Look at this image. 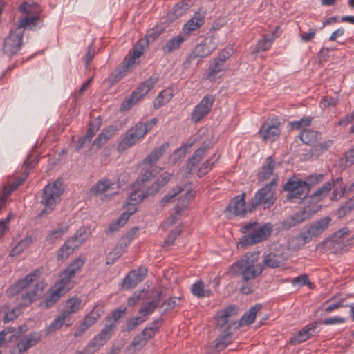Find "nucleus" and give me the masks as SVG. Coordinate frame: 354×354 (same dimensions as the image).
Instances as JSON below:
<instances>
[{"mask_svg": "<svg viewBox=\"0 0 354 354\" xmlns=\"http://www.w3.org/2000/svg\"><path fill=\"white\" fill-rule=\"evenodd\" d=\"M259 252H247L239 261L231 266L232 272L234 274L239 272L244 283L240 287V292L248 295L252 292V288L248 283L259 276L263 268L259 263Z\"/></svg>", "mask_w": 354, "mask_h": 354, "instance_id": "obj_1", "label": "nucleus"}, {"mask_svg": "<svg viewBox=\"0 0 354 354\" xmlns=\"http://www.w3.org/2000/svg\"><path fill=\"white\" fill-rule=\"evenodd\" d=\"M272 225L268 223L260 225L257 222L247 223L241 228L242 233L245 234L239 242L241 247L254 245L266 240L271 234Z\"/></svg>", "mask_w": 354, "mask_h": 354, "instance_id": "obj_2", "label": "nucleus"}, {"mask_svg": "<svg viewBox=\"0 0 354 354\" xmlns=\"http://www.w3.org/2000/svg\"><path fill=\"white\" fill-rule=\"evenodd\" d=\"M63 192L62 183L59 180L48 183L44 187L41 200V203L44 208L39 213V217L49 214L55 209L56 205L61 201Z\"/></svg>", "mask_w": 354, "mask_h": 354, "instance_id": "obj_3", "label": "nucleus"}, {"mask_svg": "<svg viewBox=\"0 0 354 354\" xmlns=\"http://www.w3.org/2000/svg\"><path fill=\"white\" fill-rule=\"evenodd\" d=\"M277 186V179L274 178L271 182L258 190L254 196L248 203V210L252 212L260 205H263L264 209L270 208L275 202V192Z\"/></svg>", "mask_w": 354, "mask_h": 354, "instance_id": "obj_4", "label": "nucleus"}, {"mask_svg": "<svg viewBox=\"0 0 354 354\" xmlns=\"http://www.w3.org/2000/svg\"><path fill=\"white\" fill-rule=\"evenodd\" d=\"M217 48V44L215 39L209 37H206L203 41L197 44L186 59L183 63V67L185 69L189 68L193 62H196V65H198L201 59L209 55Z\"/></svg>", "mask_w": 354, "mask_h": 354, "instance_id": "obj_5", "label": "nucleus"}, {"mask_svg": "<svg viewBox=\"0 0 354 354\" xmlns=\"http://www.w3.org/2000/svg\"><path fill=\"white\" fill-rule=\"evenodd\" d=\"M120 189L118 181L113 182L110 179L104 178L98 180L90 189L91 196H98L101 200L106 201L111 199L113 196L118 194Z\"/></svg>", "mask_w": 354, "mask_h": 354, "instance_id": "obj_6", "label": "nucleus"}, {"mask_svg": "<svg viewBox=\"0 0 354 354\" xmlns=\"http://www.w3.org/2000/svg\"><path fill=\"white\" fill-rule=\"evenodd\" d=\"M320 208V205L306 206L302 209L295 212L294 214L283 221L281 223L280 227L283 230H288L310 219Z\"/></svg>", "mask_w": 354, "mask_h": 354, "instance_id": "obj_7", "label": "nucleus"}, {"mask_svg": "<svg viewBox=\"0 0 354 354\" xmlns=\"http://www.w3.org/2000/svg\"><path fill=\"white\" fill-rule=\"evenodd\" d=\"M283 189L288 192L286 199L290 201L293 198H305L310 191V187L306 182L291 178L284 185Z\"/></svg>", "mask_w": 354, "mask_h": 354, "instance_id": "obj_8", "label": "nucleus"}, {"mask_svg": "<svg viewBox=\"0 0 354 354\" xmlns=\"http://www.w3.org/2000/svg\"><path fill=\"white\" fill-rule=\"evenodd\" d=\"M163 31L164 28L162 26H156L149 30L146 34L145 38L140 39L133 47L132 57L130 58L129 62L132 63L136 59L139 58L143 53L145 48L147 47L149 43L153 42Z\"/></svg>", "mask_w": 354, "mask_h": 354, "instance_id": "obj_9", "label": "nucleus"}, {"mask_svg": "<svg viewBox=\"0 0 354 354\" xmlns=\"http://www.w3.org/2000/svg\"><path fill=\"white\" fill-rule=\"evenodd\" d=\"M23 36L19 29H11L9 35L4 39L3 53L9 57L17 54L22 46Z\"/></svg>", "mask_w": 354, "mask_h": 354, "instance_id": "obj_10", "label": "nucleus"}, {"mask_svg": "<svg viewBox=\"0 0 354 354\" xmlns=\"http://www.w3.org/2000/svg\"><path fill=\"white\" fill-rule=\"evenodd\" d=\"M214 101L215 97L212 95L203 97L199 104L192 111L191 120L195 123L200 122L209 113Z\"/></svg>", "mask_w": 354, "mask_h": 354, "instance_id": "obj_11", "label": "nucleus"}, {"mask_svg": "<svg viewBox=\"0 0 354 354\" xmlns=\"http://www.w3.org/2000/svg\"><path fill=\"white\" fill-rule=\"evenodd\" d=\"M279 122L277 120H267L261 127L259 134L265 142H273L280 135Z\"/></svg>", "mask_w": 354, "mask_h": 354, "instance_id": "obj_12", "label": "nucleus"}, {"mask_svg": "<svg viewBox=\"0 0 354 354\" xmlns=\"http://www.w3.org/2000/svg\"><path fill=\"white\" fill-rule=\"evenodd\" d=\"M111 326L107 328H103L101 332L95 336L84 348V351L87 354H93L97 351L106 342L111 338V334L110 329Z\"/></svg>", "mask_w": 354, "mask_h": 354, "instance_id": "obj_13", "label": "nucleus"}, {"mask_svg": "<svg viewBox=\"0 0 354 354\" xmlns=\"http://www.w3.org/2000/svg\"><path fill=\"white\" fill-rule=\"evenodd\" d=\"M147 272V268L143 267H140L138 269L132 270L122 280L121 283L122 288L129 290L136 287L144 280Z\"/></svg>", "mask_w": 354, "mask_h": 354, "instance_id": "obj_14", "label": "nucleus"}, {"mask_svg": "<svg viewBox=\"0 0 354 354\" xmlns=\"http://www.w3.org/2000/svg\"><path fill=\"white\" fill-rule=\"evenodd\" d=\"M288 257L280 250H274L264 256L263 259V268H277L283 266Z\"/></svg>", "mask_w": 354, "mask_h": 354, "instance_id": "obj_15", "label": "nucleus"}, {"mask_svg": "<svg viewBox=\"0 0 354 354\" xmlns=\"http://www.w3.org/2000/svg\"><path fill=\"white\" fill-rule=\"evenodd\" d=\"M245 194L243 193L232 199L226 208V212L234 216H241L250 212L248 209V205L246 206L245 204Z\"/></svg>", "mask_w": 354, "mask_h": 354, "instance_id": "obj_16", "label": "nucleus"}, {"mask_svg": "<svg viewBox=\"0 0 354 354\" xmlns=\"http://www.w3.org/2000/svg\"><path fill=\"white\" fill-rule=\"evenodd\" d=\"M210 148V145L204 142L203 145L194 152L192 156L187 160L185 168L187 174H191L192 173V171L198 166V163L203 158L206 151Z\"/></svg>", "mask_w": 354, "mask_h": 354, "instance_id": "obj_17", "label": "nucleus"}, {"mask_svg": "<svg viewBox=\"0 0 354 354\" xmlns=\"http://www.w3.org/2000/svg\"><path fill=\"white\" fill-rule=\"evenodd\" d=\"M27 326L23 324L16 327H6L0 332V344H3L8 339V342H12L20 337L24 333L27 331Z\"/></svg>", "mask_w": 354, "mask_h": 354, "instance_id": "obj_18", "label": "nucleus"}, {"mask_svg": "<svg viewBox=\"0 0 354 354\" xmlns=\"http://www.w3.org/2000/svg\"><path fill=\"white\" fill-rule=\"evenodd\" d=\"M205 15L206 11L199 9L194 13V17L183 26V32L189 35L192 31L201 28L205 23Z\"/></svg>", "mask_w": 354, "mask_h": 354, "instance_id": "obj_19", "label": "nucleus"}, {"mask_svg": "<svg viewBox=\"0 0 354 354\" xmlns=\"http://www.w3.org/2000/svg\"><path fill=\"white\" fill-rule=\"evenodd\" d=\"M239 308L235 306H229L221 312V315H218L217 326L226 329V327H232L235 322L231 320V317L236 315Z\"/></svg>", "mask_w": 354, "mask_h": 354, "instance_id": "obj_20", "label": "nucleus"}, {"mask_svg": "<svg viewBox=\"0 0 354 354\" xmlns=\"http://www.w3.org/2000/svg\"><path fill=\"white\" fill-rule=\"evenodd\" d=\"M331 218L326 216L310 224L306 232L310 241L313 237H317L321 235L328 227Z\"/></svg>", "mask_w": 354, "mask_h": 354, "instance_id": "obj_21", "label": "nucleus"}, {"mask_svg": "<svg viewBox=\"0 0 354 354\" xmlns=\"http://www.w3.org/2000/svg\"><path fill=\"white\" fill-rule=\"evenodd\" d=\"M150 89L144 83L141 84L136 91H133L130 97L121 104L122 110H128L133 105L136 104L143 96L147 95Z\"/></svg>", "mask_w": 354, "mask_h": 354, "instance_id": "obj_22", "label": "nucleus"}, {"mask_svg": "<svg viewBox=\"0 0 354 354\" xmlns=\"http://www.w3.org/2000/svg\"><path fill=\"white\" fill-rule=\"evenodd\" d=\"M342 180V178L338 177L336 179L332 178L330 180L324 183L321 187L312 194L310 196L311 198L316 202L321 201L328 196L335 187V183H341Z\"/></svg>", "mask_w": 354, "mask_h": 354, "instance_id": "obj_23", "label": "nucleus"}, {"mask_svg": "<svg viewBox=\"0 0 354 354\" xmlns=\"http://www.w3.org/2000/svg\"><path fill=\"white\" fill-rule=\"evenodd\" d=\"M131 57L132 53L130 52L125 57L123 62V65L120 67H118L113 72L111 73L109 77V81L111 84L113 85L119 82L125 75L129 68L135 64L136 60L132 63L129 62Z\"/></svg>", "mask_w": 354, "mask_h": 354, "instance_id": "obj_24", "label": "nucleus"}, {"mask_svg": "<svg viewBox=\"0 0 354 354\" xmlns=\"http://www.w3.org/2000/svg\"><path fill=\"white\" fill-rule=\"evenodd\" d=\"M317 322H314L304 327L302 330L297 333L295 337H291L290 342L292 344H297L305 342L311 336H313L318 332Z\"/></svg>", "mask_w": 354, "mask_h": 354, "instance_id": "obj_25", "label": "nucleus"}, {"mask_svg": "<svg viewBox=\"0 0 354 354\" xmlns=\"http://www.w3.org/2000/svg\"><path fill=\"white\" fill-rule=\"evenodd\" d=\"M220 334L215 339V348L217 351H223L229 344L232 343V333L230 327H226V329L222 327H218Z\"/></svg>", "mask_w": 354, "mask_h": 354, "instance_id": "obj_26", "label": "nucleus"}, {"mask_svg": "<svg viewBox=\"0 0 354 354\" xmlns=\"http://www.w3.org/2000/svg\"><path fill=\"white\" fill-rule=\"evenodd\" d=\"M41 272L39 270H35L22 279L19 280L12 288L11 291L13 293H19L25 288L28 287L31 283L36 281L39 277Z\"/></svg>", "mask_w": 354, "mask_h": 354, "instance_id": "obj_27", "label": "nucleus"}, {"mask_svg": "<svg viewBox=\"0 0 354 354\" xmlns=\"http://www.w3.org/2000/svg\"><path fill=\"white\" fill-rule=\"evenodd\" d=\"M158 123L156 118L147 120L145 122H138L131 128H130L133 133H135L138 138L140 140L145 137V136Z\"/></svg>", "mask_w": 354, "mask_h": 354, "instance_id": "obj_28", "label": "nucleus"}, {"mask_svg": "<svg viewBox=\"0 0 354 354\" xmlns=\"http://www.w3.org/2000/svg\"><path fill=\"white\" fill-rule=\"evenodd\" d=\"M141 171L140 174L137 180L134 183L136 186L145 187V183L151 180L157 174L156 167L149 165H142V162L140 164Z\"/></svg>", "mask_w": 354, "mask_h": 354, "instance_id": "obj_29", "label": "nucleus"}, {"mask_svg": "<svg viewBox=\"0 0 354 354\" xmlns=\"http://www.w3.org/2000/svg\"><path fill=\"white\" fill-rule=\"evenodd\" d=\"M169 147V143L165 142L161 146L155 148L143 160L142 165H149L153 167L158 160L163 156Z\"/></svg>", "mask_w": 354, "mask_h": 354, "instance_id": "obj_30", "label": "nucleus"}, {"mask_svg": "<svg viewBox=\"0 0 354 354\" xmlns=\"http://www.w3.org/2000/svg\"><path fill=\"white\" fill-rule=\"evenodd\" d=\"M126 310V308L124 306H120L117 309L113 310L106 318V322L104 328H107L109 326H111L110 333L112 335L113 330L116 328L117 322L125 314Z\"/></svg>", "mask_w": 354, "mask_h": 354, "instance_id": "obj_31", "label": "nucleus"}, {"mask_svg": "<svg viewBox=\"0 0 354 354\" xmlns=\"http://www.w3.org/2000/svg\"><path fill=\"white\" fill-rule=\"evenodd\" d=\"M140 139L131 129H129L124 134L122 140L119 142L117 147L118 151L122 152L126 149L134 145Z\"/></svg>", "mask_w": 354, "mask_h": 354, "instance_id": "obj_32", "label": "nucleus"}, {"mask_svg": "<svg viewBox=\"0 0 354 354\" xmlns=\"http://www.w3.org/2000/svg\"><path fill=\"white\" fill-rule=\"evenodd\" d=\"M276 162L272 156H268L263 165L261 171L258 174L259 181H264L268 179L272 174L275 167Z\"/></svg>", "mask_w": 354, "mask_h": 354, "instance_id": "obj_33", "label": "nucleus"}, {"mask_svg": "<svg viewBox=\"0 0 354 354\" xmlns=\"http://www.w3.org/2000/svg\"><path fill=\"white\" fill-rule=\"evenodd\" d=\"M117 132V128L111 125L104 129L98 136L95 139L93 144L97 145L98 148L106 143Z\"/></svg>", "mask_w": 354, "mask_h": 354, "instance_id": "obj_34", "label": "nucleus"}, {"mask_svg": "<svg viewBox=\"0 0 354 354\" xmlns=\"http://www.w3.org/2000/svg\"><path fill=\"white\" fill-rule=\"evenodd\" d=\"M81 303L82 300L79 298L72 297L68 299L62 313L71 321L72 315L78 311Z\"/></svg>", "mask_w": 354, "mask_h": 354, "instance_id": "obj_35", "label": "nucleus"}, {"mask_svg": "<svg viewBox=\"0 0 354 354\" xmlns=\"http://www.w3.org/2000/svg\"><path fill=\"white\" fill-rule=\"evenodd\" d=\"M148 195L149 194H147V189L146 190L145 187L136 186V184L134 183L132 185V191L129 194L127 201L138 204Z\"/></svg>", "mask_w": 354, "mask_h": 354, "instance_id": "obj_36", "label": "nucleus"}, {"mask_svg": "<svg viewBox=\"0 0 354 354\" xmlns=\"http://www.w3.org/2000/svg\"><path fill=\"white\" fill-rule=\"evenodd\" d=\"M64 324L66 325V326H71L72 325V322H70V320L66 318L62 313H61L50 324L49 326L46 328V335H48L60 329Z\"/></svg>", "mask_w": 354, "mask_h": 354, "instance_id": "obj_37", "label": "nucleus"}, {"mask_svg": "<svg viewBox=\"0 0 354 354\" xmlns=\"http://www.w3.org/2000/svg\"><path fill=\"white\" fill-rule=\"evenodd\" d=\"M171 174L165 172L162 174L158 179L147 189V194H155L159 189L164 187L170 180Z\"/></svg>", "mask_w": 354, "mask_h": 354, "instance_id": "obj_38", "label": "nucleus"}, {"mask_svg": "<svg viewBox=\"0 0 354 354\" xmlns=\"http://www.w3.org/2000/svg\"><path fill=\"white\" fill-rule=\"evenodd\" d=\"M230 57L229 53L227 52V55H223V59H221V55L215 60L214 64L209 67L207 77L210 80H214L215 76L221 71H223V64L227 58Z\"/></svg>", "mask_w": 354, "mask_h": 354, "instance_id": "obj_39", "label": "nucleus"}, {"mask_svg": "<svg viewBox=\"0 0 354 354\" xmlns=\"http://www.w3.org/2000/svg\"><path fill=\"white\" fill-rule=\"evenodd\" d=\"M186 40L183 36L178 35L174 37L165 44V45L162 47V51L164 53H169L177 49H178L181 44Z\"/></svg>", "mask_w": 354, "mask_h": 354, "instance_id": "obj_40", "label": "nucleus"}, {"mask_svg": "<svg viewBox=\"0 0 354 354\" xmlns=\"http://www.w3.org/2000/svg\"><path fill=\"white\" fill-rule=\"evenodd\" d=\"M300 140L305 144L313 145L320 137L318 131L313 130H302L299 133Z\"/></svg>", "mask_w": 354, "mask_h": 354, "instance_id": "obj_41", "label": "nucleus"}, {"mask_svg": "<svg viewBox=\"0 0 354 354\" xmlns=\"http://www.w3.org/2000/svg\"><path fill=\"white\" fill-rule=\"evenodd\" d=\"M262 305L257 304L254 306L251 307L248 311H247L240 319V326L248 325L252 323L256 317L257 313L261 308Z\"/></svg>", "mask_w": 354, "mask_h": 354, "instance_id": "obj_42", "label": "nucleus"}, {"mask_svg": "<svg viewBox=\"0 0 354 354\" xmlns=\"http://www.w3.org/2000/svg\"><path fill=\"white\" fill-rule=\"evenodd\" d=\"M34 241L32 236H26L15 245L10 252V256L15 257L23 252Z\"/></svg>", "mask_w": 354, "mask_h": 354, "instance_id": "obj_43", "label": "nucleus"}, {"mask_svg": "<svg viewBox=\"0 0 354 354\" xmlns=\"http://www.w3.org/2000/svg\"><path fill=\"white\" fill-rule=\"evenodd\" d=\"M309 237L305 233H301L292 237L288 242L289 248L294 250L301 248L306 243L309 242Z\"/></svg>", "mask_w": 354, "mask_h": 354, "instance_id": "obj_44", "label": "nucleus"}, {"mask_svg": "<svg viewBox=\"0 0 354 354\" xmlns=\"http://www.w3.org/2000/svg\"><path fill=\"white\" fill-rule=\"evenodd\" d=\"M193 194L187 191L185 194L180 196L178 199V202L176 207V212L177 214H180L183 210H185L189 205L190 202L193 200Z\"/></svg>", "mask_w": 354, "mask_h": 354, "instance_id": "obj_45", "label": "nucleus"}, {"mask_svg": "<svg viewBox=\"0 0 354 354\" xmlns=\"http://www.w3.org/2000/svg\"><path fill=\"white\" fill-rule=\"evenodd\" d=\"M74 276H71L64 270L60 275L59 281L55 285V288H59L66 293L71 288V279Z\"/></svg>", "mask_w": 354, "mask_h": 354, "instance_id": "obj_46", "label": "nucleus"}, {"mask_svg": "<svg viewBox=\"0 0 354 354\" xmlns=\"http://www.w3.org/2000/svg\"><path fill=\"white\" fill-rule=\"evenodd\" d=\"M191 291L194 295L198 298L208 297L212 295L210 290L205 289L204 283L201 280L192 285Z\"/></svg>", "mask_w": 354, "mask_h": 354, "instance_id": "obj_47", "label": "nucleus"}, {"mask_svg": "<svg viewBox=\"0 0 354 354\" xmlns=\"http://www.w3.org/2000/svg\"><path fill=\"white\" fill-rule=\"evenodd\" d=\"M39 19V17L37 16L21 17L19 19L18 24L14 29H19L24 35V28L32 26H35L36 21Z\"/></svg>", "mask_w": 354, "mask_h": 354, "instance_id": "obj_48", "label": "nucleus"}, {"mask_svg": "<svg viewBox=\"0 0 354 354\" xmlns=\"http://www.w3.org/2000/svg\"><path fill=\"white\" fill-rule=\"evenodd\" d=\"M68 230V225H59L56 229L50 231L46 237V240L49 242H54L61 239Z\"/></svg>", "mask_w": 354, "mask_h": 354, "instance_id": "obj_49", "label": "nucleus"}, {"mask_svg": "<svg viewBox=\"0 0 354 354\" xmlns=\"http://www.w3.org/2000/svg\"><path fill=\"white\" fill-rule=\"evenodd\" d=\"M73 241H66L61 248L57 251V259L64 260L67 259L75 250V245H72Z\"/></svg>", "mask_w": 354, "mask_h": 354, "instance_id": "obj_50", "label": "nucleus"}, {"mask_svg": "<svg viewBox=\"0 0 354 354\" xmlns=\"http://www.w3.org/2000/svg\"><path fill=\"white\" fill-rule=\"evenodd\" d=\"M84 264V260L80 257L76 258L71 263L65 270L71 276H75L76 273L82 268Z\"/></svg>", "mask_w": 354, "mask_h": 354, "instance_id": "obj_51", "label": "nucleus"}, {"mask_svg": "<svg viewBox=\"0 0 354 354\" xmlns=\"http://www.w3.org/2000/svg\"><path fill=\"white\" fill-rule=\"evenodd\" d=\"M102 311L100 309L93 308L84 318L83 322L90 328L101 317Z\"/></svg>", "mask_w": 354, "mask_h": 354, "instance_id": "obj_52", "label": "nucleus"}, {"mask_svg": "<svg viewBox=\"0 0 354 354\" xmlns=\"http://www.w3.org/2000/svg\"><path fill=\"white\" fill-rule=\"evenodd\" d=\"M333 189V191L330 198L332 201H337L340 199L346 192V185L343 183L342 180L341 183H335V187Z\"/></svg>", "mask_w": 354, "mask_h": 354, "instance_id": "obj_53", "label": "nucleus"}, {"mask_svg": "<svg viewBox=\"0 0 354 354\" xmlns=\"http://www.w3.org/2000/svg\"><path fill=\"white\" fill-rule=\"evenodd\" d=\"M86 232L84 229L78 230L76 233L68 241H73L72 245H75V249L79 248V246L86 240Z\"/></svg>", "mask_w": 354, "mask_h": 354, "instance_id": "obj_54", "label": "nucleus"}, {"mask_svg": "<svg viewBox=\"0 0 354 354\" xmlns=\"http://www.w3.org/2000/svg\"><path fill=\"white\" fill-rule=\"evenodd\" d=\"M274 37L271 35H265L263 39L259 40L257 44L256 51L259 50L266 51L267 50L272 44Z\"/></svg>", "mask_w": 354, "mask_h": 354, "instance_id": "obj_55", "label": "nucleus"}, {"mask_svg": "<svg viewBox=\"0 0 354 354\" xmlns=\"http://www.w3.org/2000/svg\"><path fill=\"white\" fill-rule=\"evenodd\" d=\"M157 304L155 301L146 302L139 310V313L146 318L149 315H151L157 308Z\"/></svg>", "mask_w": 354, "mask_h": 354, "instance_id": "obj_56", "label": "nucleus"}, {"mask_svg": "<svg viewBox=\"0 0 354 354\" xmlns=\"http://www.w3.org/2000/svg\"><path fill=\"white\" fill-rule=\"evenodd\" d=\"M101 122L98 120L92 121L89 123V127L87 129L85 136L88 138V142H91L92 138L95 136L96 132L100 129Z\"/></svg>", "mask_w": 354, "mask_h": 354, "instance_id": "obj_57", "label": "nucleus"}, {"mask_svg": "<svg viewBox=\"0 0 354 354\" xmlns=\"http://www.w3.org/2000/svg\"><path fill=\"white\" fill-rule=\"evenodd\" d=\"M22 313L21 308L17 307L13 308L5 313L3 318L4 323H8L10 321H13L17 319Z\"/></svg>", "mask_w": 354, "mask_h": 354, "instance_id": "obj_58", "label": "nucleus"}, {"mask_svg": "<svg viewBox=\"0 0 354 354\" xmlns=\"http://www.w3.org/2000/svg\"><path fill=\"white\" fill-rule=\"evenodd\" d=\"M147 318L142 317H135L127 320V331L130 332L133 330L137 326L144 322Z\"/></svg>", "mask_w": 354, "mask_h": 354, "instance_id": "obj_59", "label": "nucleus"}, {"mask_svg": "<svg viewBox=\"0 0 354 354\" xmlns=\"http://www.w3.org/2000/svg\"><path fill=\"white\" fill-rule=\"evenodd\" d=\"M165 295L163 293V290L161 288H153L151 290L150 295L149 296V301H155L157 304V306H158L159 301L161 298L165 297Z\"/></svg>", "mask_w": 354, "mask_h": 354, "instance_id": "obj_60", "label": "nucleus"}, {"mask_svg": "<svg viewBox=\"0 0 354 354\" xmlns=\"http://www.w3.org/2000/svg\"><path fill=\"white\" fill-rule=\"evenodd\" d=\"M42 337L41 332H34L25 336L29 346L31 348L39 343Z\"/></svg>", "mask_w": 354, "mask_h": 354, "instance_id": "obj_61", "label": "nucleus"}, {"mask_svg": "<svg viewBox=\"0 0 354 354\" xmlns=\"http://www.w3.org/2000/svg\"><path fill=\"white\" fill-rule=\"evenodd\" d=\"M182 229L180 226H178L171 230L169 234L167 236V238L165 240L164 244L167 246L173 245L174 241L176 239L177 236L180 235Z\"/></svg>", "mask_w": 354, "mask_h": 354, "instance_id": "obj_62", "label": "nucleus"}, {"mask_svg": "<svg viewBox=\"0 0 354 354\" xmlns=\"http://www.w3.org/2000/svg\"><path fill=\"white\" fill-rule=\"evenodd\" d=\"M37 295V291L35 289H33L30 291L27 292L26 293L22 295L21 301L23 306H28L32 303L35 300V298Z\"/></svg>", "mask_w": 354, "mask_h": 354, "instance_id": "obj_63", "label": "nucleus"}, {"mask_svg": "<svg viewBox=\"0 0 354 354\" xmlns=\"http://www.w3.org/2000/svg\"><path fill=\"white\" fill-rule=\"evenodd\" d=\"M354 209V203L351 202V199L348 200L344 205H342L338 209V216L339 218L344 217L348 213L351 212Z\"/></svg>", "mask_w": 354, "mask_h": 354, "instance_id": "obj_64", "label": "nucleus"}]
</instances>
